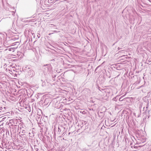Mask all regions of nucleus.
Listing matches in <instances>:
<instances>
[{"label":"nucleus","instance_id":"obj_1","mask_svg":"<svg viewBox=\"0 0 151 151\" xmlns=\"http://www.w3.org/2000/svg\"><path fill=\"white\" fill-rule=\"evenodd\" d=\"M14 49L12 48H10L9 49V51H14Z\"/></svg>","mask_w":151,"mask_h":151}]
</instances>
